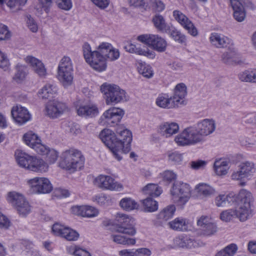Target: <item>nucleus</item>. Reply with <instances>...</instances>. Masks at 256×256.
Returning <instances> with one entry per match:
<instances>
[{
    "label": "nucleus",
    "mask_w": 256,
    "mask_h": 256,
    "mask_svg": "<svg viewBox=\"0 0 256 256\" xmlns=\"http://www.w3.org/2000/svg\"><path fill=\"white\" fill-rule=\"evenodd\" d=\"M82 52L86 62L93 69L99 72L106 70V60L114 61L120 57L118 50L106 42L100 44L96 50L93 52L92 51L90 44L85 42L82 46Z\"/></svg>",
    "instance_id": "nucleus-1"
},
{
    "label": "nucleus",
    "mask_w": 256,
    "mask_h": 256,
    "mask_svg": "<svg viewBox=\"0 0 256 256\" xmlns=\"http://www.w3.org/2000/svg\"><path fill=\"white\" fill-rule=\"evenodd\" d=\"M85 158L82 152L70 148L62 152L60 156V166L66 170L75 171L84 166Z\"/></svg>",
    "instance_id": "nucleus-2"
},
{
    "label": "nucleus",
    "mask_w": 256,
    "mask_h": 256,
    "mask_svg": "<svg viewBox=\"0 0 256 256\" xmlns=\"http://www.w3.org/2000/svg\"><path fill=\"white\" fill-rule=\"evenodd\" d=\"M100 90L107 104L114 105L126 100V92L116 84L104 83Z\"/></svg>",
    "instance_id": "nucleus-3"
},
{
    "label": "nucleus",
    "mask_w": 256,
    "mask_h": 256,
    "mask_svg": "<svg viewBox=\"0 0 256 256\" xmlns=\"http://www.w3.org/2000/svg\"><path fill=\"white\" fill-rule=\"evenodd\" d=\"M174 140L180 146L194 145L203 141L194 126L184 129Z\"/></svg>",
    "instance_id": "nucleus-4"
},
{
    "label": "nucleus",
    "mask_w": 256,
    "mask_h": 256,
    "mask_svg": "<svg viewBox=\"0 0 256 256\" xmlns=\"http://www.w3.org/2000/svg\"><path fill=\"white\" fill-rule=\"evenodd\" d=\"M134 219L126 214H118L116 218V230L120 233L130 236L136 233Z\"/></svg>",
    "instance_id": "nucleus-5"
},
{
    "label": "nucleus",
    "mask_w": 256,
    "mask_h": 256,
    "mask_svg": "<svg viewBox=\"0 0 256 256\" xmlns=\"http://www.w3.org/2000/svg\"><path fill=\"white\" fill-rule=\"evenodd\" d=\"M137 40L159 52H164L166 50V41L158 34H142L138 36Z\"/></svg>",
    "instance_id": "nucleus-6"
},
{
    "label": "nucleus",
    "mask_w": 256,
    "mask_h": 256,
    "mask_svg": "<svg viewBox=\"0 0 256 256\" xmlns=\"http://www.w3.org/2000/svg\"><path fill=\"white\" fill-rule=\"evenodd\" d=\"M99 136L102 141L110 150L116 158L120 160L122 157L117 144L116 134L110 129H104L100 132Z\"/></svg>",
    "instance_id": "nucleus-7"
},
{
    "label": "nucleus",
    "mask_w": 256,
    "mask_h": 256,
    "mask_svg": "<svg viewBox=\"0 0 256 256\" xmlns=\"http://www.w3.org/2000/svg\"><path fill=\"white\" fill-rule=\"evenodd\" d=\"M117 138V144L118 149L122 153L127 154L130 150V144L132 141V134L130 130L123 126H118L116 130Z\"/></svg>",
    "instance_id": "nucleus-8"
},
{
    "label": "nucleus",
    "mask_w": 256,
    "mask_h": 256,
    "mask_svg": "<svg viewBox=\"0 0 256 256\" xmlns=\"http://www.w3.org/2000/svg\"><path fill=\"white\" fill-rule=\"evenodd\" d=\"M190 192V185L181 181L175 182L170 190L173 198L181 204H184L188 201Z\"/></svg>",
    "instance_id": "nucleus-9"
},
{
    "label": "nucleus",
    "mask_w": 256,
    "mask_h": 256,
    "mask_svg": "<svg viewBox=\"0 0 256 256\" xmlns=\"http://www.w3.org/2000/svg\"><path fill=\"white\" fill-rule=\"evenodd\" d=\"M7 200L15 207L20 214L25 216L30 212V204L22 194L15 192H9Z\"/></svg>",
    "instance_id": "nucleus-10"
},
{
    "label": "nucleus",
    "mask_w": 256,
    "mask_h": 256,
    "mask_svg": "<svg viewBox=\"0 0 256 256\" xmlns=\"http://www.w3.org/2000/svg\"><path fill=\"white\" fill-rule=\"evenodd\" d=\"M31 193L41 194H48L52 190V186L50 180L46 178L35 177L28 181Z\"/></svg>",
    "instance_id": "nucleus-11"
},
{
    "label": "nucleus",
    "mask_w": 256,
    "mask_h": 256,
    "mask_svg": "<svg viewBox=\"0 0 256 256\" xmlns=\"http://www.w3.org/2000/svg\"><path fill=\"white\" fill-rule=\"evenodd\" d=\"M233 10L234 18L238 22H243L246 16L244 7L253 8L250 0H230Z\"/></svg>",
    "instance_id": "nucleus-12"
},
{
    "label": "nucleus",
    "mask_w": 256,
    "mask_h": 256,
    "mask_svg": "<svg viewBox=\"0 0 256 256\" xmlns=\"http://www.w3.org/2000/svg\"><path fill=\"white\" fill-rule=\"evenodd\" d=\"M124 114V111L118 108H112L106 110L100 117V120L104 124L110 126L117 125Z\"/></svg>",
    "instance_id": "nucleus-13"
},
{
    "label": "nucleus",
    "mask_w": 256,
    "mask_h": 256,
    "mask_svg": "<svg viewBox=\"0 0 256 256\" xmlns=\"http://www.w3.org/2000/svg\"><path fill=\"white\" fill-rule=\"evenodd\" d=\"M52 229L54 235L64 238L69 241L76 240L79 238V234L76 230L59 223L54 224Z\"/></svg>",
    "instance_id": "nucleus-14"
},
{
    "label": "nucleus",
    "mask_w": 256,
    "mask_h": 256,
    "mask_svg": "<svg viewBox=\"0 0 256 256\" xmlns=\"http://www.w3.org/2000/svg\"><path fill=\"white\" fill-rule=\"evenodd\" d=\"M196 224L199 227L201 234L204 236H212L214 235L217 232L218 228L216 225L208 216H201L197 220Z\"/></svg>",
    "instance_id": "nucleus-15"
},
{
    "label": "nucleus",
    "mask_w": 256,
    "mask_h": 256,
    "mask_svg": "<svg viewBox=\"0 0 256 256\" xmlns=\"http://www.w3.org/2000/svg\"><path fill=\"white\" fill-rule=\"evenodd\" d=\"M11 115L14 120L19 125L26 123L31 118V115L28 110L20 105H16L12 108Z\"/></svg>",
    "instance_id": "nucleus-16"
},
{
    "label": "nucleus",
    "mask_w": 256,
    "mask_h": 256,
    "mask_svg": "<svg viewBox=\"0 0 256 256\" xmlns=\"http://www.w3.org/2000/svg\"><path fill=\"white\" fill-rule=\"evenodd\" d=\"M95 184L99 188L110 190H118L122 188V184L108 176L100 175L95 179Z\"/></svg>",
    "instance_id": "nucleus-17"
},
{
    "label": "nucleus",
    "mask_w": 256,
    "mask_h": 256,
    "mask_svg": "<svg viewBox=\"0 0 256 256\" xmlns=\"http://www.w3.org/2000/svg\"><path fill=\"white\" fill-rule=\"evenodd\" d=\"M173 16L190 34L193 36L198 35V32L196 28L192 22L181 12L175 10L173 12Z\"/></svg>",
    "instance_id": "nucleus-18"
},
{
    "label": "nucleus",
    "mask_w": 256,
    "mask_h": 256,
    "mask_svg": "<svg viewBox=\"0 0 256 256\" xmlns=\"http://www.w3.org/2000/svg\"><path fill=\"white\" fill-rule=\"evenodd\" d=\"M23 140L26 144L34 150L37 153L45 150V145L41 143L40 138L32 132L30 131L25 134Z\"/></svg>",
    "instance_id": "nucleus-19"
},
{
    "label": "nucleus",
    "mask_w": 256,
    "mask_h": 256,
    "mask_svg": "<svg viewBox=\"0 0 256 256\" xmlns=\"http://www.w3.org/2000/svg\"><path fill=\"white\" fill-rule=\"evenodd\" d=\"M200 136L204 140V137L212 133L216 128L214 120L204 119L194 125Z\"/></svg>",
    "instance_id": "nucleus-20"
},
{
    "label": "nucleus",
    "mask_w": 256,
    "mask_h": 256,
    "mask_svg": "<svg viewBox=\"0 0 256 256\" xmlns=\"http://www.w3.org/2000/svg\"><path fill=\"white\" fill-rule=\"evenodd\" d=\"M66 104L59 101H54L47 104L46 106V115L52 118H56L63 114L66 109Z\"/></svg>",
    "instance_id": "nucleus-21"
},
{
    "label": "nucleus",
    "mask_w": 256,
    "mask_h": 256,
    "mask_svg": "<svg viewBox=\"0 0 256 256\" xmlns=\"http://www.w3.org/2000/svg\"><path fill=\"white\" fill-rule=\"evenodd\" d=\"M72 212L76 215L83 217L92 218L98 216V210L88 206H75L71 208Z\"/></svg>",
    "instance_id": "nucleus-22"
},
{
    "label": "nucleus",
    "mask_w": 256,
    "mask_h": 256,
    "mask_svg": "<svg viewBox=\"0 0 256 256\" xmlns=\"http://www.w3.org/2000/svg\"><path fill=\"white\" fill-rule=\"evenodd\" d=\"M179 130L178 124L174 122H164L158 126V132L162 136L169 138L176 134Z\"/></svg>",
    "instance_id": "nucleus-23"
},
{
    "label": "nucleus",
    "mask_w": 256,
    "mask_h": 256,
    "mask_svg": "<svg viewBox=\"0 0 256 256\" xmlns=\"http://www.w3.org/2000/svg\"><path fill=\"white\" fill-rule=\"evenodd\" d=\"M76 112L78 116L85 118H94L99 113L97 106L91 103L80 106L76 108Z\"/></svg>",
    "instance_id": "nucleus-24"
},
{
    "label": "nucleus",
    "mask_w": 256,
    "mask_h": 256,
    "mask_svg": "<svg viewBox=\"0 0 256 256\" xmlns=\"http://www.w3.org/2000/svg\"><path fill=\"white\" fill-rule=\"evenodd\" d=\"M234 205H244L251 206V203L252 202V196L250 192L245 190L242 189L236 195L234 193Z\"/></svg>",
    "instance_id": "nucleus-25"
},
{
    "label": "nucleus",
    "mask_w": 256,
    "mask_h": 256,
    "mask_svg": "<svg viewBox=\"0 0 256 256\" xmlns=\"http://www.w3.org/2000/svg\"><path fill=\"white\" fill-rule=\"evenodd\" d=\"M186 94V86L184 83L178 84L176 86L172 97L177 107L180 104H185L184 98Z\"/></svg>",
    "instance_id": "nucleus-26"
},
{
    "label": "nucleus",
    "mask_w": 256,
    "mask_h": 256,
    "mask_svg": "<svg viewBox=\"0 0 256 256\" xmlns=\"http://www.w3.org/2000/svg\"><path fill=\"white\" fill-rule=\"evenodd\" d=\"M210 40L212 45L218 48L227 47L232 42L230 38L217 32L211 34Z\"/></svg>",
    "instance_id": "nucleus-27"
},
{
    "label": "nucleus",
    "mask_w": 256,
    "mask_h": 256,
    "mask_svg": "<svg viewBox=\"0 0 256 256\" xmlns=\"http://www.w3.org/2000/svg\"><path fill=\"white\" fill-rule=\"evenodd\" d=\"M26 62L30 64L33 70L40 76H44L46 74V69L43 63L38 58L32 56H28L25 58Z\"/></svg>",
    "instance_id": "nucleus-28"
},
{
    "label": "nucleus",
    "mask_w": 256,
    "mask_h": 256,
    "mask_svg": "<svg viewBox=\"0 0 256 256\" xmlns=\"http://www.w3.org/2000/svg\"><path fill=\"white\" fill-rule=\"evenodd\" d=\"M222 58L224 62L228 64H238L240 62L238 54L232 46H229L228 51L222 54Z\"/></svg>",
    "instance_id": "nucleus-29"
},
{
    "label": "nucleus",
    "mask_w": 256,
    "mask_h": 256,
    "mask_svg": "<svg viewBox=\"0 0 256 256\" xmlns=\"http://www.w3.org/2000/svg\"><path fill=\"white\" fill-rule=\"evenodd\" d=\"M48 164L41 158L33 157L31 160L28 170L36 172H44L48 171Z\"/></svg>",
    "instance_id": "nucleus-30"
},
{
    "label": "nucleus",
    "mask_w": 256,
    "mask_h": 256,
    "mask_svg": "<svg viewBox=\"0 0 256 256\" xmlns=\"http://www.w3.org/2000/svg\"><path fill=\"white\" fill-rule=\"evenodd\" d=\"M74 70H58V78L64 88L71 86L74 79Z\"/></svg>",
    "instance_id": "nucleus-31"
},
{
    "label": "nucleus",
    "mask_w": 256,
    "mask_h": 256,
    "mask_svg": "<svg viewBox=\"0 0 256 256\" xmlns=\"http://www.w3.org/2000/svg\"><path fill=\"white\" fill-rule=\"evenodd\" d=\"M235 209L236 212V217L239 218L242 222H244L252 216L251 206L244 205H236Z\"/></svg>",
    "instance_id": "nucleus-32"
},
{
    "label": "nucleus",
    "mask_w": 256,
    "mask_h": 256,
    "mask_svg": "<svg viewBox=\"0 0 256 256\" xmlns=\"http://www.w3.org/2000/svg\"><path fill=\"white\" fill-rule=\"evenodd\" d=\"M58 91L56 86L46 84L38 92V96L42 99H50L54 96Z\"/></svg>",
    "instance_id": "nucleus-33"
},
{
    "label": "nucleus",
    "mask_w": 256,
    "mask_h": 256,
    "mask_svg": "<svg viewBox=\"0 0 256 256\" xmlns=\"http://www.w3.org/2000/svg\"><path fill=\"white\" fill-rule=\"evenodd\" d=\"M156 104L158 106L164 108L177 107L172 97H169L167 94H160L156 100Z\"/></svg>",
    "instance_id": "nucleus-34"
},
{
    "label": "nucleus",
    "mask_w": 256,
    "mask_h": 256,
    "mask_svg": "<svg viewBox=\"0 0 256 256\" xmlns=\"http://www.w3.org/2000/svg\"><path fill=\"white\" fill-rule=\"evenodd\" d=\"M152 22L155 28L162 32L166 33L171 27L167 24L164 16L158 14L153 16Z\"/></svg>",
    "instance_id": "nucleus-35"
},
{
    "label": "nucleus",
    "mask_w": 256,
    "mask_h": 256,
    "mask_svg": "<svg viewBox=\"0 0 256 256\" xmlns=\"http://www.w3.org/2000/svg\"><path fill=\"white\" fill-rule=\"evenodd\" d=\"M166 33L176 42L184 46L186 45V36L174 27L172 26Z\"/></svg>",
    "instance_id": "nucleus-36"
},
{
    "label": "nucleus",
    "mask_w": 256,
    "mask_h": 256,
    "mask_svg": "<svg viewBox=\"0 0 256 256\" xmlns=\"http://www.w3.org/2000/svg\"><path fill=\"white\" fill-rule=\"evenodd\" d=\"M176 244L180 248H194L198 246V243L194 239L188 236H181L175 240Z\"/></svg>",
    "instance_id": "nucleus-37"
},
{
    "label": "nucleus",
    "mask_w": 256,
    "mask_h": 256,
    "mask_svg": "<svg viewBox=\"0 0 256 256\" xmlns=\"http://www.w3.org/2000/svg\"><path fill=\"white\" fill-rule=\"evenodd\" d=\"M15 157L20 166L28 170L32 156L22 151L16 150L15 152Z\"/></svg>",
    "instance_id": "nucleus-38"
},
{
    "label": "nucleus",
    "mask_w": 256,
    "mask_h": 256,
    "mask_svg": "<svg viewBox=\"0 0 256 256\" xmlns=\"http://www.w3.org/2000/svg\"><path fill=\"white\" fill-rule=\"evenodd\" d=\"M119 205L123 210L128 212L137 210L139 208V204L130 198H122L120 202Z\"/></svg>",
    "instance_id": "nucleus-39"
},
{
    "label": "nucleus",
    "mask_w": 256,
    "mask_h": 256,
    "mask_svg": "<svg viewBox=\"0 0 256 256\" xmlns=\"http://www.w3.org/2000/svg\"><path fill=\"white\" fill-rule=\"evenodd\" d=\"M196 190L199 195L204 197L210 196L216 193V190L214 188L205 183L196 185Z\"/></svg>",
    "instance_id": "nucleus-40"
},
{
    "label": "nucleus",
    "mask_w": 256,
    "mask_h": 256,
    "mask_svg": "<svg viewBox=\"0 0 256 256\" xmlns=\"http://www.w3.org/2000/svg\"><path fill=\"white\" fill-rule=\"evenodd\" d=\"M230 162L224 160H216L214 163V170L217 175L222 176L227 174Z\"/></svg>",
    "instance_id": "nucleus-41"
},
{
    "label": "nucleus",
    "mask_w": 256,
    "mask_h": 256,
    "mask_svg": "<svg viewBox=\"0 0 256 256\" xmlns=\"http://www.w3.org/2000/svg\"><path fill=\"white\" fill-rule=\"evenodd\" d=\"M188 221L182 218H178L170 222L168 224L170 228L178 231H186L188 230Z\"/></svg>",
    "instance_id": "nucleus-42"
},
{
    "label": "nucleus",
    "mask_w": 256,
    "mask_h": 256,
    "mask_svg": "<svg viewBox=\"0 0 256 256\" xmlns=\"http://www.w3.org/2000/svg\"><path fill=\"white\" fill-rule=\"evenodd\" d=\"M234 193L231 192L227 195L220 194L217 196L215 198L216 205L218 207L224 206L226 204H234Z\"/></svg>",
    "instance_id": "nucleus-43"
},
{
    "label": "nucleus",
    "mask_w": 256,
    "mask_h": 256,
    "mask_svg": "<svg viewBox=\"0 0 256 256\" xmlns=\"http://www.w3.org/2000/svg\"><path fill=\"white\" fill-rule=\"evenodd\" d=\"M238 77L242 82H256V69H248L240 72Z\"/></svg>",
    "instance_id": "nucleus-44"
},
{
    "label": "nucleus",
    "mask_w": 256,
    "mask_h": 256,
    "mask_svg": "<svg viewBox=\"0 0 256 256\" xmlns=\"http://www.w3.org/2000/svg\"><path fill=\"white\" fill-rule=\"evenodd\" d=\"M142 191L151 197H157L161 194L162 190L157 184H149L143 188Z\"/></svg>",
    "instance_id": "nucleus-45"
},
{
    "label": "nucleus",
    "mask_w": 256,
    "mask_h": 256,
    "mask_svg": "<svg viewBox=\"0 0 256 256\" xmlns=\"http://www.w3.org/2000/svg\"><path fill=\"white\" fill-rule=\"evenodd\" d=\"M142 191L151 197H157L161 194L162 190L157 184H149L143 188Z\"/></svg>",
    "instance_id": "nucleus-46"
},
{
    "label": "nucleus",
    "mask_w": 256,
    "mask_h": 256,
    "mask_svg": "<svg viewBox=\"0 0 256 256\" xmlns=\"http://www.w3.org/2000/svg\"><path fill=\"white\" fill-rule=\"evenodd\" d=\"M42 152H38V154L42 156H46V160L50 164H54L57 160L58 156V152L54 149H50L48 147L45 146V150H42Z\"/></svg>",
    "instance_id": "nucleus-47"
},
{
    "label": "nucleus",
    "mask_w": 256,
    "mask_h": 256,
    "mask_svg": "<svg viewBox=\"0 0 256 256\" xmlns=\"http://www.w3.org/2000/svg\"><path fill=\"white\" fill-rule=\"evenodd\" d=\"M176 210L173 205L168 206L164 208L158 215V218L162 222L166 221L172 218Z\"/></svg>",
    "instance_id": "nucleus-48"
},
{
    "label": "nucleus",
    "mask_w": 256,
    "mask_h": 256,
    "mask_svg": "<svg viewBox=\"0 0 256 256\" xmlns=\"http://www.w3.org/2000/svg\"><path fill=\"white\" fill-rule=\"evenodd\" d=\"M238 250V246L235 244H230L218 252L215 256H234Z\"/></svg>",
    "instance_id": "nucleus-49"
},
{
    "label": "nucleus",
    "mask_w": 256,
    "mask_h": 256,
    "mask_svg": "<svg viewBox=\"0 0 256 256\" xmlns=\"http://www.w3.org/2000/svg\"><path fill=\"white\" fill-rule=\"evenodd\" d=\"M144 211L145 212H154L158 208V203L156 201L154 200L152 198H148L142 200Z\"/></svg>",
    "instance_id": "nucleus-50"
},
{
    "label": "nucleus",
    "mask_w": 256,
    "mask_h": 256,
    "mask_svg": "<svg viewBox=\"0 0 256 256\" xmlns=\"http://www.w3.org/2000/svg\"><path fill=\"white\" fill-rule=\"evenodd\" d=\"M26 74V67L18 64L16 67V72L13 77V79L17 82H20L24 80Z\"/></svg>",
    "instance_id": "nucleus-51"
},
{
    "label": "nucleus",
    "mask_w": 256,
    "mask_h": 256,
    "mask_svg": "<svg viewBox=\"0 0 256 256\" xmlns=\"http://www.w3.org/2000/svg\"><path fill=\"white\" fill-rule=\"evenodd\" d=\"M112 237L114 242L119 244L134 245L136 243L134 238H130L127 236L118 234L112 235Z\"/></svg>",
    "instance_id": "nucleus-52"
},
{
    "label": "nucleus",
    "mask_w": 256,
    "mask_h": 256,
    "mask_svg": "<svg viewBox=\"0 0 256 256\" xmlns=\"http://www.w3.org/2000/svg\"><path fill=\"white\" fill-rule=\"evenodd\" d=\"M138 70L140 74L146 78H150L154 75L152 68L145 62L140 63L138 66Z\"/></svg>",
    "instance_id": "nucleus-53"
},
{
    "label": "nucleus",
    "mask_w": 256,
    "mask_h": 256,
    "mask_svg": "<svg viewBox=\"0 0 256 256\" xmlns=\"http://www.w3.org/2000/svg\"><path fill=\"white\" fill-rule=\"evenodd\" d=\"M240 168L241 170V172H242V174H244L246 177L252 174L256 171L254 164L249 162L242 163L240 166Z\"/></svg>",
    "instance_id": "nucleus-54"
},
{
    "label": "nucleus",
    "mask_w": 256,
    "mask_h": 256,
    "mask_svg": "<svg viewBox=\"0 0 256 256\" xmlns=\"http://www.w3.org/2000/svg\"><path fill=\"white\" fill-rule=\"evenodd\" d=\"M58 70H73L72 62L70 57L64 56L60 60Z\"/></svg>",
    "instance_id": "nucleus-55"
},
{
    "label": "nucleus",
    "mask_w": 256,
    "mask_h": 256,
    "mask_svg": "<svg viewBox=\"0 0 256 256\" xmlns=\"http://www.w3.org/2000/svg\"><path fill=\"white\" fill-rule=\"evenodd\" d=\"M168 160L173 164H180L182 160V155L179 152L174 151L168 152Z\"/></svg>",
    "instance_id": "nucleus-56"
},
{
    "label": "nucleus",
    "mask_w": 256,
    "mask_h": 256,
    "mask_svg": "<svg viewBox=\"0 0 256 256\" xmlns=\"http://www.w3.org/2000/svg\"><path fill=\"white\" fill-rule=\"evenodd\" d=\"M56 2L58 8L66 11L70 10L72 6V0H56Z\"/></svg>",
    "instance_id": "nucleus-57"
},
{
    "label": "nucleus",
    "mask_w": 256,
    "mask_h": 256,
    "mask_svg": "<svg viewBox=\"0 0 256 256\" xmlns=\"http://www.w3.org/2000/svg\"><path fill=\"white\" fill-rule=\"evenodd\" d=\"M11 36L10 32L6 26L0 23V40H8Z\"/></svg>",
    "instance_id": "nucleus-58"
},
{
    "label": "nucleus",
    "mask_w": 256,
    "mask_h": 256,
    "mask_svg": "<svg viewBox=\"0 0 256 256\" xmlns=\"http://www.w3.org/2000/svg\"><path fill=\"white\" fill-rule=\"evenodd\" d=\"M235 210L230 209L222 212L220 214V218L226 222L230 221L232 218L236 216Z\"/></svg>",
    "instance_id": "nucleus-59"
},
{
    "label": "nucleus",
    "mask_w": 256,
    "mask_h": 256,
    "mask_svg": "<svg viewBox=\"0 0 256 256\" xmlns=\"http://www.w3.org/2000/svg\"><path fill=\"white\" fill-rule=\"evenodd\" d=\"M4 2L10 8H17L19 9V6L25 4H22L21 0H0V4H3Z\"/></svg>",
    "instance_id": "nucleus-60"
},
{
    "label": "nucleus",
    "mask_w": 256,
    "mask_h": 256,
    "mask_svg": "<svg viewBox=\"0 0 256 256\" xmlns=\"http://www.w3.org/2000/svg\"><path fill=\"white\" fill-rule=\"evenodd\" d=\"M26 21L28 27L32 32H36L38 31V24L32 18L30 15L26 16Z\"/></svg>",
    "instance_id": "nucleus-61"
},
{
    "label": "nucleus",
    "mask_w": 256,
    "mask_h": 256,
    "mask_svg": "<svg viewBox=\"0 0 256 256\" xmlns=\"http://www.w3.org/2000/svg\"><path fill=\"white\" fill-rule=\"evenodd\" d=\"M124 48L126 51L130 53H134L138 55L140 54V51L141 49V48L140 46H136L134 44L129 42L126 44Z\"/></svg>",
    "instance_id": "nucleus-62"
},
{
    "label": "nucleus",
    "mask_w": 256,
    "mask_h": 256,
    "mask_svg": "<svg viewBox=\"0 0 256 256\" xmlns=\"http://www.w3.org/2000/svg\"><path fill=\"white\" fill-rule=\"evenodd\" d=\"M10 224V220L0 212V228L8 229Z\"/></svg>",
    "instance_id": "nucleus-63"
},
{
    "label": "nucleus",
    "mask_w": 256,
    "mask_h": 256,
    "mask_svg": "<svg viewBox=\"0 0 256 256\" xmlns=\"http://www.w3.org/2000/svg\"><path fill=\"white\" fill-rule=\"evenodd\" d=\"M134 256H150L151 251L147 248H140L134 250Z\"/></svg>",
    "instance_id": "nucleus-64"
}]
</instances>
